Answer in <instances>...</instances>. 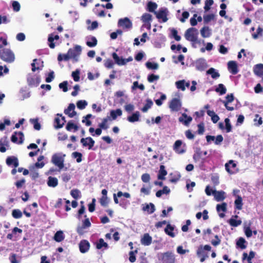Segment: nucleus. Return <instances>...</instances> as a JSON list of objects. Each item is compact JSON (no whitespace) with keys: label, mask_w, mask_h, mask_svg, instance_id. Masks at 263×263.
<instances>
[{"label":"nucleus","mask_w":263,"mask_h":263,"mask_svg":"<svg viewBox=\"0 0 263 263\" xmlns=\"http://www.w3.org/2000/svg\"><path fill=\"white\" fill-rule=\"evenodd\" d=\"M235 205L236 206V208L238 210H241L242 207V198L238 196L237 197V199L235 201Z\"/></svg>","instance_id":"obj_42"},{"label":"nucleus","mask_w":263,"mask_h":263,"mask_svg":"<svg viewBox=\"0 0 263 263\" xmlns=\"http://www.w3.org/2000/svg\"><path fill=\"white\" fill-rule=\"evenodd\" d=\"M95 141L91 137H87L86 138H82L81 143L83 147H87L88 149H92L95 144Z\"/></svg>","instance_id":"obj_8"},{"label":"nucleus","mask_w":263,"mask_h":263,"mask_svg":"<svg viewBox=\"0 0 263 263\" xmlns=\"http://www.w3.org/2000/svg\"><path fill=\"white\" fill-rule=\"evenodd\" d=\"M79 249L82 253L87 252L90 248V244L86 240H83L79 243Z\"/></svg>","instance_id":"obj_14"},{"label":"nucleus","mask_w":263,"mask_h":263,"mask_svg":"<svg viewBox=\"0 0 263 263\" xmlns=\"http://www.w3.org/2000/svg\"><path fill=\"white\" fill-rule=\"evenodd\" d=\"M174 228L170 224H168L164 230V231L166 234L171 236V237H175L176 235L175 233L173 232Z\"/></svg>","instance_id":"obj_32"},{"label":"nucleus","mask_w":263,"mask_h":263,"mask_svg":"<svg viewBox=\"0 0 263 263\" xmlns=\"http://www.w3.org/2000/svg\"><path fill=\"white\" fill-rule=\"evenodd\" d=\"M74 105L73 104H70L68 107L65 110L64 112L68 115L70 117L72 118L76 115V112L74 110Z\"/></svg>","instance_id":"obj_28"},{"label":"nucleus","mask_w":263,"mask_h":263,"mask_svg":"<svg viewBox=\"0 0 263 263\" xmlns=\"http://www.w3.org/2000/svg\"><path fill=\"white\" fill-rule=\"evenodd\" d=\"M228 68L232 74H236L238 72L237 64L235 61H229L228 63Z\"/></svg>","instance_id":"obj_10"},{"label":"nucleus","mask_w":263,"mask_h":263,"mask_svg":"<svg viewBox=\"0 0 263 263\" xmlns=\"http://www.w3.org/2000/svg\"><path fill=\"white\" fill-rule=\"evenodd\" d=\"M21 96L24 99H26L30 97V92L26 89H22L20 91Z\"/></svg>","instance_id":"obj_60"},{"label":"nucleus","mask_w":263,"mask_h":263,"mask_svg":"<svg viewBox=\"0 0 263 263\" xmlns=\"http://www.w3.org/2000/svg\"><path fill=\"white\" fill-rule=\"evenodd\" d=\"M72 156L73 158L77 159V162L78 163H80L82 161V155L81 153L75 152L72 153Z\"/></svg>","instance_id":"obj_57"},{"label":"nucleus","mask_w":263,"mask_h":263,"mask_svg":"<svg viewBox=\"0 0 263 263\" xmlns=\"http://www.w3.org/2000/svg\"><path fill=\"white\" fill-rule=\"evenodd\" d=\"M140 116V112L139 111H136L133 113L131 116L127 117V120L131 123L138 122L139 121V118Z\"/></svg>","instance_id":"obj_23"},{"label":"nucleus","mask_w":263,"mask_h":263,"mask_svg":"<svg viewBox=\"0 0 263 263\" xmlns=\"http://www.w3.org/2000/svg\"><path fill=\"white\" fill-rule=\"evenodd\" d=\"M70 195L74 199H78L81 196V192L79 190H72L70 192Z\"/></svg>","instance_id":"obj_52"},{"label":"nucleus","mask_w":263,"mask_h":263,"mask_svg":"<svg viewBox=\"0 0 263 263\" xmlns=\"http://www.w3.org/2000/svg\"><path fill=\"white\" fill-rule=\"evenodd\" d=\"M234 100H227V101L223 102V103L224 104L226 107L229 110H233L234 109V106L231 105V104Z\"/></svg>","instance_id":"obj_53"},{"label":"nucleus","mask_w":263,"mask_h":263,"mask_svg":"<svg viewBox=\"0 0 263 263\" xmlns=\"http://www.w3.org/2000/svg\"><path fill=\"white\" fill-rule=\"evenodd\" d=\"M262 33L263 29L260 26H259L257 29L256 32L252 34V37L254 39H257L259 36L262 35Z\"/></svg>","instance_id":"obj_49"},{"label":"nucleus","mask_w":263,"mask_h":263,"mask_svg":"<svg viewBox=\"0 0 263 263\" xmlns=\"http://www.w3.org/2000/svg\"><path fill=\"white\" fill-rule=\"evenodd\" d=\"M241 220H236L233 217L231 218L229 220V224L233 227H237L241 224Z\"/></svg>","instance_id":"obj_44"},{"label":"nucleus","mask_w":263,"mask_h":263,"mask_svg":"<svg viewBox=\"0 0 263 263\" xmlns=\"http://www.w3.org/2000/svg\"><path fill=\"white\" fill-rule=\"evenodd\" d=\"M255 252L252 251L250 252L249 256L248 255L247 253H243L242 258L243 259L247 258V260H252V259L255 257Z\"/></svg>","instance_id":"obj_56"},{"label":"nucleus","mask_w":263,"mask_h":263,"mask_svg":"<svg viewBox=\"0 0 263 263\" xmlns=\"http://www.w3.org/2000/svg\"><path fill=\"white\" fill-rule=\"evenodd\" d=\"M44 159V157L43 156H40L37 158V162L35 163V165L34 166V168L37 167V168H41L43 167V166L45 165V163L43 162H40V161H42Z\"/></svg>","instance_id":"obj_43"},{"label":"nucleus","mask_w":263,"mask_h":263,"mask_svg":"<svg viewBox=\"0 0 263 263\" xmlns=\"http://www.w3.org/2000/svg\"><path fill=\"white\" fill-rule=\"evenodd\" d=\"M122 33H123V32L121 30L118 29V30H117V31L116 32H113L110 34V38L112 40H115L117 39L118 34L122 35Z\"/></svg>","instance_id":"obj_63"},{"label":"nucleus","mask_w":263,"mask_h":263,"mask_svg":"<svg viewBox=\"0 0 263 263\" xmlns=\"http://www.w3.org/2000/svg\"><path fill=\"white\" fill-rule=\"evenodd\" d=\"M108 248V244L105 242L103 239L100 238L96 243V248L98 249H101L102 248Z\"/></svg>","instance_id":"obj_38"},{"label":"nucleus","mask_w":263,"mask_h":263,"mask_svg":"<svg viewBox=\"0 0 263 263\" xmlns=\"http://www.w3.org/2000/svg\"><path fill=\"white\" fill-rule=\"evenodd\" d=\"M72 77L73 79V80L75 82H78L80 80V70L79 69H77L76 71H73L72 72Z\"/></svg>","instance_id":"obj_59"},{"label":"nucleus","mask_w":263,"mask_h":263,"mask_svg":"<svg viewBox=\"0 0 263 263\" xmlns=\"http://www.w3.org/2000/svg\"><path fill=\"white\" fill-rule=\"evenodd\" d=\"M81 51V47L80 45H76L72 48H69L67 52L70 58H72L74 62H77L79 61V57Z\"/></svg>","instance_id":"obj_5"},{"label":"nucleus","mask_w":263,"mask_h":263,"mask_svg":"<svg viewBox=\"0 0 263 263\" xmlns=\"http://www.w3.org/2000/svg\"><path fill=\"white\" fill-rule=\"evenodd\" d=\"M213 195L214 199L218 202L221 201L226 198V193L223 191H214Z\"/></svg>","instance_id":"obj_11"},{"label":"nucleus","mask_w":263,"mask_h":263,"mask_svg":"<svg viewBox=\"0 0 263 263\" xmlns=\"http://www.w3.org/2000/svg\"><path fill=\"white\" fill-rule=\"evenodd\" d=\"M159 78V76L154 74H151L148 76L147 80L149 83H152L155 81H157Z\"/></svg>","instance_id":"obj_64"},{"label":"nucleus","mask_w":263,"mask_h":263,"mask_svg":"<svg viewBox=\"0 0 263 263\" xmlns=\"http://www.w3.org/2000/svg\"><path fill=\"white\" fill-rule=\"evenodd\" d=\"M27 81L28 85L30 87H37L41 82V78L39 76L36 75L29 76Z\"/></svg>","instance_id":"obj_7"},{"label":"nucleus","mask_w":263,"mask_h":263,"mask_svg":"<svg viewBox=\"0 0 263 263\" xmlns=\"http://www.w3.org/2000/svg\"><path fill=\"white\" fill-rule=\"evenodd\" d=\"M198 30L194 27H191L187 29L184 34V37L186 40L193 43L198 42Z\"/></svg>","instance_id":"obj_2"},{"label":"nucleus","mask_w":263,"mask_h":263,"mask_svg":"<svg viewBox=\"0 0 263 263\" xmlns=\"http://www.w3.org/2000/svg\"><path fill=\"white\" fill-rule=\"evenodd\" d=\"M215 91L219 93L220 95H222L226 93L227 89L226 87L222 84H219L218 87L216 88Z\"/></svg>","instance_id":"obj_40"},{"label":"nucleus","mask_w":263,"mask_h":263,"mask_svg":"<svg viewBox=\"0 0 263 263\" xmlns=\"http://www.w3.org/2000/svg\"><path fill=\"white\" fill-rule=\"evenodd\" d=\"M69 55L68 54V52L66 54H62L60 53L59 54L58 56V60L59 62H61L62 61H67L70 59Z\"/></svg>","instance_id":"obj_46"},{"label":"nucleus","mask_w":263,"mask_h":263,"mask_svg":"<svg viewBox=\"0 0 263 263\" xmlns=\"http://www.w3.org/2000/svg\"><path fill=\"white\" fill-rule=\"evenodd\" d=\"M246 243V241L245 239L242 237H240L237 240L236 244L237 246L240 248L241 249H244L246 248V246L245 245Z\"/></svg>","instance_id":"obj_48"},{"label":"nucleus","mask_w":263,"mask_h":263,"mask_svg":"<svg viewBox=\"0 0 263 263\" xmlns=\"http://www.w3.org/2000/svg\"><path fill=\"white\" fill-rule=\"evenodd\" d=\"M158 258L160 263H175V261L174 253L169 251L159 253Z\"/></svg>","instance_id":"obj_3"},{"label":"nucleus","mask_w":263,"mask_h":263,"mask_svg":"<svg viewBox=\"0 0 263 263\" xmlns=\"http://www.w3.org/2000/svg\"><path fill=\"white\" fill-rule=\"evenodd\" d=\"M227 204L225 202H223L221 204H218L216 206L217 211L219 213L221 211L224 212L227 210Z\"/></svg>","instance_id":"obj_50"},{"label":"nucleus","mask_w":263,"mask_h":263,"mask_svg":"<svg viewBox=\"0 0 263 263\" xmlns=\"http://www.w3.org/2000/svg\"><path fill=\"white\" fill-rule=\"evenodd\" d=\"M181 106L180 100H172L170 103V108L172 111H178Z\"/></svg>","instance_id":"obj_16"},{"label":"nucleus","mask_w":263,"mask_h":263,"mask_svg":"<svg viewBox=\"0 0 263 263\" xmlns=\"http://www.w3.org/2000/svg\"><path fill=\"white\" fill-rule=\"evenodd\" d=\"M55 123L56 124L54 125V127L55 128H60L63 127L66 121L65 120V117H62V115H57V117L55 118Z\"/></svg>","instance_id":"obj_17"},{"label":"nucleus","mask_w":263,"mask_h":263,"mask_svg":"<svg viewBox=\"0 0 263 263\" xmlns=\"http://www.w3.org/2000/svg\"><path fill=\"white\" fill-rule=\"evenodd\" d=\"M59 36L58 35H54L53 33H51L49 34L48 37V41L49 42L48 45L49 47L51 48H54L55 45L54 43V40H58L59 39Z\"/></svg>","instance_id":"obj_20"},{"label":"nucleus","mask_w":263,"mask_h":263,"mask_svg":"<svg viewBox=\"0 0 263 263\" xmlns=\"http://www.w3.org/2000/svg\"><path fill=\"white\" fill-rule=\"evenodd\" d=\"M15 54L9 48L0 49V59L8 63H11L15 60Z\"/></svg>","instance_id":"obj_1"},{"label":"nucleus","mask_w":263,"mask_h":263,"mask_svg":"<svg viewBox=\"0 0 263 263\" xmlns=\"http://www.w3.org/2000/svg\"><path fill=\"white\" fill-rule=\"evenodd\" d=\"M167 175V171L165 169V166L163 165H160V170L158 174V179L160 180H164L165 176Z\"/></svg>","instance_id":"obj_26"},{"label":"nucleus","mask_w":263,"mask_h":263,"mask_svg":"<svg viewBox=\"0 0 263 263\" xmlns=\"http://www.w3.org/2000/svg\"><path fill=\"white\" fill-rule=\"evenodd\" d=\"M109 121H111L110 117L107 116V117L104 118L102 120V122L99 123V127L103 129H107L109 127V126L107 124V122Z\"/></svg>","instance_id":"obj_30"},{"label":"nucleus","mask_w":263,"mask_h":263,"mask_svg":"<svg viewBox=\"0 0 263 263\" xmlns=\"http://www.w3.org/2000/svg\"><path fill=\"white\" fill-rule=\"evenodd\" d=\"M214 18L213 14H206L203 16V21L205 24H207Z\"/></svg>","instance_id":"obj_58"},{"label":"nucleus","mask_w":263,"mask_h":263,"mask_svg":"<svg viewBox=\"0 0 263 263\" xmlns=\"http://www.w3.org/2000/svg\"><path fill=\"white\" fill-rule=\"evenodd\" d=\"M112 57L115 60V63L119 66L125 65V62H124V59L120 58L117 53L113 52L112 53Z\"/></svg>","instance_id":"obj_22"},{"label":"nucleus","mask_w":263,"mask_h":263,"mask_svg":"<svg viewBox=\"0 0 263 263\" xmlns=\"http://www.w3.org/2000/svg\"><path fill=\"white\" fill-rule=\"evenodd\" d=\"M66 128L68 131H71L73 129L74 132H76L78 130L79 127L76 124H74L71 121H69L67 124Z\"/></svg>","instance_id":"obj_39"},{"label":"nucleus","mask_w":263,"mask_h":263,"mask_svg":"<svg viewBox=\"0 0 263 263\" xmlns=\"http://www.w3.org/2000/svg\"><path fill=\"white\" fill-rule=\"evenodd\" d=\"M140 241L142 245L149 246L152 242V237L148 233H145L142 237Z\"/></svg>","instance_id":"obj_19"},{"label":"nucleus","mask_w":263,"mask_h":263,"mask_svg":"<svg viewBox=\"0 0 263 263\" xmlns=\"http://www.w3.org/2000/svg\"><path fill=\"white\" fill-rule=\"evenodd\" d=\"M253 72L256 76L263 79V64H258L254 65Z\"/></svg>","instance_id":"obj_15"},{"label":"nucleus","mask_w":263,"mask_h":263,"mask_svg":"<svg viewBox=\"0 0 263 263\" xmlns=\"http://www.w3.org/2000/svg\"><path fill=\"white\" fill-rule=\"evenodd\" d=\"M182 142L181 140H177L174 145V149L178 154H183L185 149L182 147Z\"/></svg>","instance_id":"obj_18"},{"label":"nucleus","mask_w":263,"mask_h":263,"mask_svg":"<svg viewBox=\"0 0 263 263\" xmlns=\"http://www.w3.org/2000/svg\"><path fill=\"white\" fill-rule=\"evenodd\" d=\"M170 189L167 186H165L164 187H163L162 190H159L157 192L156 196L157 197H160L162 194H168L170 193Z\"/></svg>","instance_id":"obj_37"},{"label":"nucleus","mask_w":263,"mask_h":263,"mask_svg":"<svg viewBox=\"0 0 263 263\" xmlns=\"http://www.w3.org/2000/svg\"><path fill=\"white\" fill-rule=\"evenodd\" d=\"M98 41L96 37L90 36L88 37L86 42V45L89 47H93L97 45Z\"/></svg>","instance_id":"obj_33"},{"label":"nucleus","mask_w":263,"mask_h":263,"mask_svg":"<svg viewBox=\"0 0 263 263\" xmlns=\"http://www.w3.org/2000/svg\"><path fill=\"white\" fill-rule=\"evenodd\" d=\"M225 168L230 174H235L238 171L236 163L232 160H229L225 164Z\"/></svg>","instance_id":"obj_6"},{"label":"nucleus","mask_w":263,"mask_h":263,"mask_svg":"<svg viewBox=\"0 0 263 263\" xmlns=\"http://www.w3.org/2000/svg\"><path fill=\"white\" fill-rule=\"evenodd\" d=\"M30 122L33 124L34 128L36 130H40L41 128V125L38 122L37 119H31Z\"/></svg>","instance_id":"obj_54"},{"label":"nucleus","mask_w":263,"mask_h":263,"mask_svg":"<svg viewBox=\"0 0 263 263\" xmlns=\"http://www.w3.org/2000/svg\"><path fill=\"white\" fill-rule=\"evenodd\" d=\"M65 155L62 153H56L52 155L51 162L58 166L60 170L62 169L64 166V157Z\"/></svg>","instance_id":"obj_4"},{"label":"nucleus","mask_w":263,"mask_h":263,"mask_svg":"<svg viewBox=\"0 0 263 263\" xmlns=\"http://www.w3.org/2000/svg\"><path fill=\"white\" fill-rule=\"evenodd\" d=\"M12 216L15 219H19L22 217V213L19 209H14L12 212Z\"/></svg>","instance_id":"obj_47"},{"label":"nucleus","mask_w":263,"mask_h":263,"mask_svg":"<svg viewBox=\"0 0 263 263\" xmlns=\"http://www.w3.org/2000/svg\"><path fill=\"white\" fill-rule=\"evenodd\" d=\"M176 85L178 89L182 91L185 90V80H180L176 82Z\"/></svg>","instance_id":"obj_51"},{"label":"nucleus","mask_w":263,"mask_h":263,"mask_svg":"<svg viewBox=\"0 0 263 263\" xmlns=\"http://www.w3.org/2000/svg\"><path fill=\"white\" fill-rule=\"evenodd\" d=\"M65 238V235L63 232L61 230L57 231L54 235V240L58 242H61Z\"/></svg>","instance_id":"obj_25"},{"label":"nucleus","mask_w":263,"mask_h":263,"mask_svg":"<svg viewBox=\"0 0 263 263\" xmlns=\"http://www.w3.org/2000/svg\"><path fill=\"white\" fill-rule=\"evenodd\" d=\"M142 210L144 211H146L148 214H152L154 212L155 208L153 203H150L149 204L144 206Z\"/></svg>","instance_id":"obj_34"},{"label":"nucleus","mask_w":263,"mask_h":263,"mask_svg":"<svg viewBox=\"0 0 263 263\" xmlns=\"http://www.w3.org/2000/svg\"><path fill=\"white\" fill-rule=\"evenodd\" d=\"M30 169V176L33 179H35L39 177V173L35 170L34 166H31L29 168Z\"/></svg>","instance_id":"obj_45"},{"label":"nucleus","mask_w":263,"mask_h":263,"mask_svg":"<svg viewBox=\"0 0 263 263\" xmlns=\"http://www.w3.org/2000/svg\"><path fill=\"white\" fill-rule=\"evenodd\" d=\"M141 20L143 23H149L152 20V16L149 13H145L142 15Z\"/></svg>","instance_id":"obj_41"},{"label":"nucleus","mask_w":263,"mask_h":263,"mask_svg":"<svg viewBox=\"0 0 263 263\" xmlns=\"http://www.w3.org/2000/svg\"><path fill=\"white\" fill-rule=\"evenodd\" d=\"M58 184V180L57 178L50 176L48 178L47 185L49 187H55Z\"/></svg>","instance_id":"obj_29"},{"label":"nucleus","mask_w":263,"mask_h":263,"mask_svg":"<svg viewBox=\"0 0 263 263\" xmlns=\"http://www.w3.org/2000/svg\"><path fill=\"white\" fill-rule=\"evenodd\" d=\"M155 14L158 19H162L163 22H166L168 20L166 8H161L158 12H155Z\"/></svg>","instance_id":"obj_9"},{"label":"nucleus","mask_w":263,"mask_h":263,"mask_svg":"<svg viewBox=\"0 0 263 263\" xmlns=\"http://www.w3.org/2000/svg\"><path fill=\"white\" fill-rule=\"evenodd\" d=\"M118 26L125 28H130L132 27V23L130 20L127 18H121L118 21Z\"/></svg>","instance_id":"obj_12"},{"label":"nucleus","mask_w":263,"mask_h":263,"mask_svg":"<svg viewBox=\"0 0 263 263\" xmlns=\"http://www.w3.org/2000/svg\"><path fill=\"white\" fill-rule=\"evenodd\" d=\"M6 163L8 165H13L15 167L18 165L17 159L15 157H9L6 159Z\"/></svg>","instance_id":"obj_27"},{"label":"nucleus","mask_w":263,"mask_h":263,"mask_svg":"<svg viewBox=\"0 0 263 263\" xmlns=\"http://www.w3.org/2000/svg\"><path fill=\"white\" fill-rule=\"evenodd\" d=\"M24 135L22 132H15L11 136V141L14 143H22Z\"/></svg>","instance_id":"obj_13"},{"label":"nucleus","mask_w":263,"mask_h":263,"mask_svg":"<svg viewBox=\"0 0 263 263\" xmlns=\"http://www.w3.org/2000/svg\"><path fill=\"white\" fill-rule=\"evenodd\" d=\"M214 4L213 0H206L205 2V5L204 7V10L207 11L210 9L211 6Z\"/></svg>","instance_id":"obj_61"},{"label":"nucleus","mask_w":263,"mask_h":263,"mask_svg":"<svg viewBox=\"0 0 263 263\" xmlns=\"http://www.w3.org/2000/svg\"><path fill=\"white\" fill-rule=\"evenodd\" d=\"M146 66L148 69H157L158 68V64L156 63L147 62L146 63Z\"/></svg>","instance_id":"obj_55"},{"label":"nucleus","mask_w":263,"mask_h":263,"mask_svg":"<svg viewBox=\"0 0 263 263\" xmlns=\"http://www.w3.org/2000/svg\"><path fill=\"white\" fill-rule=\"evenodd\" d=\"M122 115V111L120 109L111 110L110 112V117L111 120H115L118 117H120Z\"/></svg>","instance_id":"obj_24"},{"label":"nucleus","mask_w":263,"mask_h":263,"mask_svg":"<svg viewBox=\"0 0 263 263\" xmlns=\"http://www.w3.org/2000/svg\"><path fill=\"white\" fill-rule=\"evenodd\" d=\"M158 6L156 3L152 2H149L147 4V10L151 12L155 13V10L157 9Z\"/></svg>","instance_id":"obj_36"},{"label":"nucleus","mask_w":263,"mask_h":263,"mask_svg":"<svg viewBox=\"0 0 263 263\" xmlns=\"http://www.w3.org/2000/svg\"><path fill=\"white\" fill-rule=\"evenodd\" d=\"M226 123V129L227 133H229L232 130V126L230 123V120L229 118H226L224 120Z\"/></svg>","instance_id":"obj_62"},{"label":"nucleus","mask_w":263,"mask_h":263,"mask_svg":"<svg viewBox=\"0 0 263 263\" xmlns=\"http://www.w3.org/2000/svg\"><path fill=\"white\" fill-rule=\"evenodd\" d=\"M208 74H210L213 79H217L220 77V74L214 68H210L206 71Z\"/></svg>","instance_id":"obj_35"},{"label":"nucleus","mask_w":263,"mask_h":263,"mask_svg":"<svg viewBox=\"0 0 263 263\" xmlns=\"http://www.w3.org/2000/svg\"><path fill=\"white\" fill-rule=\"evenodd\" d=\"M192 121V118L188 116L185 114H183L182 116L179 118V121L182 123L184 125L187 126Z\"/></svg>","instance_id":"obj_21"},{"label":"nucleus","mask_w":263,"mask_h":263,"mask_svg":"<svg viewBox=\"0 0 263 263\" xmlns=\"http://www.w3.org/2000/svg\"><path fill=\"white\" fill-rule=\"evenodd\" d=\"M200 33L203 37H209L211 35L209 27L208 26H204L202 27L200 30Z\"/></svg>","instance_id":"obj_31"}]
</instances>
